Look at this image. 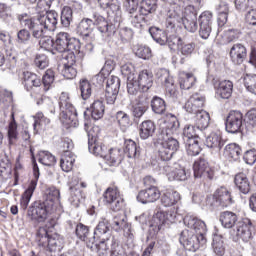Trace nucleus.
<instances>
[{
    "label": "nucleus",
    "instance_id": "obj_1",
    "mask_svg": "<svg viewBox=\"0 0 256 256\" xmlns=\"http://www.w3.org/2000/svg\"><path fill=\"white\" fill-rule=\"evenodd\" d=\"M17 21L22 27L31 31L34 39H39V45L45 51L55 49V41L51 37L45 36L47 31H55L59 21V14L55 11H47L36 16H29L27 13L17 15Z\"/></svg>",
    "mask_w": 256,
    "mask_h": 256
},
{
    "label": "nucleus",
    "instance_id": "obj_2",
    "mask_svg": "<svg viewBox=\"0 0 256 256\" xmlns=\"http://www.w3.org/2000/svg\"><path fill=\"white\" fill-rule=\"evenodd\" d=\"M169 116L170 118L164 120L163 124L160 125L159 139L162 142L158 150V155L161 161H171L175 152L179 151V141L173 137L179 131V120L173 114H169Z\"/></svg>",
    "mask_w": 256,
    "mask_h": 256
},
{
    "label": "nucleus",
    "instance_id": "obj_3",
    "mask_svg": "<svg viewBox=\"0 0 256 256\" xmlns=\"http://www.w3.org/2000/svg\"><path fill=\"white\" fill-rule=\"evenodd\" d=\"M184 225L190 229L183 230L180 234V243L186 251L195 252L201 245L207 243L205 239L207 225H205V222L193 215H186L184 217Z\"/></svg>",
    "mask_w": 256,
    "mask_h": 256
},
{
    "label": "nucleus",
    "instance_id": "obj_4",
    "mask_svg": "<svg viewBox=\"0 0 256 256\" xmlns=\"http://www.w3.org/2000/svg\"><path fill=\"white\" fill-rule=\"evenodd\" d=\"M93 25L98 27V31L102 33L103 37H111L115 34V26L109 24L105 17L97 13L93 14L92 19L84 18L80 21L77 26V34L85 39L91 37L93 35Z\"/></svg>",
    "mask_w": 256,
    "mask_h": 256
},
{
    "label": "nucleus",
    "instance_id": "obj_5",
    "mask_svg": "<svg viewBox=\"0 0 256 256\" xmlns=\"http://www.w3.org/2000/svg\"><path fill=\"white\" fill-rule=\"evenodd\" d=\"M153 87V73L149 70H142L138 75L131 74L128 77L129 95H137L139 91L146 93Z\"/></svg>",
    "mask_w": 256,
    "mask_h": 256
},
{
    "label": "nucleus",
    "instance_id": "obj_6",
    "mask_svg": "<svg viewBox=\"0 0 256 256\" xmlns=\"http://www.w3.org/2000/svg\"><path fill=\"white\" fill-rule=\"evenodd\" d=\"M81 41L71 37L67 32H59L54 41V51L58 53H79Z\"/></svg>",
    "mask_w": 256,
    "mask_h": 256
},
{
    "label": "nucleus",
    "instance_id": "obj_7",
    "mask_svg": "<svg viewBox=\"0 0 256 256\" xmlns=\"http://www.w3.org/2000/svg\"><path fill=\"white\" fill-rule=\"evenodd\" d=\"M60 117L66 125L73 126L77 123V110L71 103L69 93L62 92L59 98Z\"/></svg>",
    "mask_w": 256,
    "mask_h": 256
},
{
    "label": "nucleus",
    "instance_id": "obj_8",
    "mask_svg": "<svg viewBox=\"0 0 256 256\" xmlns=\"http://www.w3.org/2000/svg\"><path fill=\"white\" fill-rule=\"evenodd\" d=\"M124 9L128 13L131 25L138 33H141L143 27H145V17L139 13V0H125Z\"/></svg>",
    "mask_w": 256,
    "mask_h": 256
},
{
    "label": "nucleus",
    "instance_id": "obj_9",
    "mask_svg": "<svg viewBox=\"0 0 256 256\" xmlns=\"http://www.w3.org/2000/svg\"><path fill=\"white\" fill-rule=\"evenodd\" d=\"M103 201L112 211H121L125 204V200L123 199V196H121V192H119V188L117 187L107 188L103 194Z\"/></svg>",
    "mask_w": 256,
    "mask_h": 256
},
{
    "label": "nucleus",
    "instance_id": "obj_10",
    "mask_svg": "<svg viewBox=\"0 0 256 256\" xmlns=\"http://www.w3.org/2000/svg\"><path fill=\"white\" fill-rule=\"evenodd\" d=\"M181 25L190 33L197 31L199 26L197 25V9H195V6L189 5L184 9V12L182 11Z\"/></svg>",
    "mask_w": 256,
    "mask_h": 256
},
{
    "label": "nucleus",
    "instance_id": "obj_11",
    "mask_svg": "<svg viewBox=\"0 0 256 256\" xmlns=\"http://www.w3.org/2000/svg\"><path fill=\"white\" fill-rule=\"evenodd\" d=\"M121 80L117 76H110L106 81L105 97L107 105H114L119 95Z\"/></svg>",
    "mask_w": 256,
    "mask_h": 256
},
{
    "label": "nucleus",
    "instance_id": "obj_12",
    "mask_svg": "<svg viewBox=\"0 0 256 256\" xmlns=\"http://www.w3.org/2000/svg\"><path fill=\"white\" fill-rule=\"evenodd\" d=\"M199 36L201 39H209L213 31V13L205 11L199 16Z\"/></svg>",
    "mask_w": 256,
    "mask_h": 256
},
{
    "label": "nucleus",
    "instance_id": "obj_13",
    "mask_svg": "<svg viewBox=\"0 0 256 256\" xmlns=\"http://www.w3.org/2000/svg\"><path fill=\"white\" fill-rule=\"evenodd\" d=\"M226 131L227 133H239L243 127V113L240 111H230L226 118Z\"/></svg>",
    "mask_w": 256,
    "mask_h": 256
},
{
    "label": "nucleus",
    "instance_id": "obj_14",
    "mask_svg": "<svg viewBox=\"0 0 256 256\" xmlns=\"http://www.w3.org/2000/svg\"><path fill=\"white\" fill-rule=\"evenodd\" d=\"M47 205L41 202H34L28 209L27 217L30 221H38L43 223L47 219Z\"/></svg>",
    "mask_w": 256,
    "mask_h": 256
},
{
    "label": "nucleus",
    "instance_id": "obj_15",
    "mask_svg": "<svg viewBox=\"0 0 256 256\" xmlns=\"http://www.w3.org/2000/svg\"><path fill=\"white\" fill-rule=\"evenodd\" d=\"M193 171L195 179H213L214 172L210 169L209 163L205 158H199L193 164Z\"/></svg>",
    "mask_w": 256,
    "mask_h": 256
},
{
    "label": "nucleus",
    "instance_id": "obj_16",
    "mask_svg": "<svg viewBox=\"0 0 256 256\" xmlns=\"http://www.w3.org/2000/svg\"><path fill=\"white\" fill-rule=\"evenodd\" d=\"M23 84L26 91L31 93V97H35L36 91H41V78L33 72H23Z\"/></svg>",
    "mask_w": 256,
    "mask_h": 256
},
{
    "label": "nucleus",
    "instance_id": "obj_17",
    "mask_svg": "<svg viewBox=\"0 0 256 256\" xmlns=\"http://www.w3.org/2000/svg\"><path fill=\"white\" fill-rule=\"evenodd\" d=\"M181 21H183V10L179 7H176L175 10H170L165 21L166 31L175 33L177 25H181Z\"/></svg>",
    "mask_w": 256,
    "mask_h": 256
},
{
    "label": "nucleus",
    "instance_id": "obj_18",
    "mask_svg": "<svg viewBox=\"0 0 256 256\" xmlns=\"http://www.w3.org/2000/svg\"><path fill=\"white\" fill-rule=\"evenodd\" d=\"M255 227L253 226V222L249 218H244L242 221H239L236 226V235L242 241H249L253 235V230Z\"/></svg>",
    "mask_w": 256,
    "mask_h": 256
},
{
    "label": "nucleus",
    "instance_id": "obj_19",
    "mask_svg": "<svg viewBox=\"0 0 256 256\" xmlns=\"http://www.w3.org/2000/svg\"><path fill=\"white\" fill-rule=\"evenodd\" d=\"M66 63L62 70V75L65 79H75L77 77V63L74 52H70L64 56Z\"/></svg>",
    "mask_w": 256,
    "mask_h": 256
},
{
    "label": "nucleus",
    "instance_id": "obj_20",
    "mask_svg": "<svg viewBox=\"0 0 256 256\" xmlns=\"http://www.w3.org/2000/svg\"><path fill=\"white\" fill-rule=\"evenodd\" d=\"M158 199H161V191L155 186L141 190L137 195V201L143 203V205H146L147 203H155Z\"/></svg>",
    "mask_w": 256,
    "mask_h": 256
},
{
    "label": "nucleus",
    "instance_id": "obj_21",
    "mask_svg": "<svg viewBox=\"0 0 256 256\" xmlns=\"http://www.w3.org/2000/svg\"><path fill=\"white\" fill-rule=\"evenodd\" d=\"M111 227L116 233L124 232L125 237H133L131 233V224L127 222V217L125 215L114 216Z\"/></svg>",
    "mask_w": 256,
    "mask_h": 256
},
{
    "label": "nucleus",
    "instance_id": "obj_22",
    "mask_svg": "<svg viewBox=\"0 0 256 256\" xmlns=\"http://www.w3.org/2000/svg\"><path fill=\"white\" fill-rule=\"evenodd\" d=\"M164 171L169 181H187L189 172L183 166L176 165L175 167L165 166Z\"/></svg>",
    "mask_w": 256,
    "mask_h": 256
},
{
    "label": "nucleus",
    "instance_id": "obj_23",
    "mask_svg": "<svg viewBox=\"0 0 256 256\" xmlns=\"http://www.w3.org/2000/svg\"><path fill=\"white\" fill-rule=\"evenodd\" d=\"M37 239L39 242V245H42V247H57V234L53 236V234L49 233V230L47 228H39L37 231Z\"/></svg>",
    "mask_w": 256,
    "mask_h": 256
},
{
    "label": "nucleus",
    "instance_id": "obj_24",
    "mask_svg": "<svg viewBox=\"0 0 256 256\" xmlns=\"http://www.w3.org/2000/svg\"><path fill=\"white\" fill-rule=\"evenodd\" d=\"M230 59L234 65H241L247 59V48L240 43L234 44L230 49Z\"/></svg>",
    "mask_w": 256,
    "mask_h": 256
},
{
    "label": "nucleus",
    "instance_id": "obj_25",
    "mask_svg": "<svg viewBox=\"0 0 256 256\" xmlns=\"http://www.w3.org/2000/svg\"><path fill=\"white\" fill-rule=\"evenodd\" d=\"M88 149L90 153L96 155L97 157H102L105 159L107 155V146L99 143L97 137L92 136L91 132L88 133Z\"/></svg>",
    "mask_w": 256,
    "mask_h": 256
},
{
    "label": "nucleus",
    "instance_id": "obj_26",
    "mask_svg": "<svg viewBox=\"0 0 256 256\" xmlns=\"http://www.w3.org/2000/svg\"><path fill=\"white\" fill-rule=\"evenodd\" d=\"M205 145L208 149H213L215 153H219L223 149L225 141H223L221 134L212 132L206 137Z\"/></svg>",
    "mask_w": 256,
    "mask_h": 256
},
{
    "label": "nucleus",
    "instance_id": "obj_27",
    "mask_svg": "<svg viewBox=\"0 0 256 256\" xmlns=\"http://www.w3.org/2000/svg\"><path fill=\"white\" fill-rule=\"evenodd\" d=\"M214 88L216 89L217 95H219L221 99H229V97L233 95V82L229 80L216 82L214 84Z\"/></svg>",
    "mask_w": 256,
    "mask_h": 256
},
{
    "label": "nucleus",
    "instance_id": "obj_28",
    "mask_svg": "<svg viewBox=\"0 0 256 256\" xmlns=\"http://www.w3.org/2000/svg\"><path fill=\"white\" fill-rule=\"evenodd\" d=\"M214 198L221 207H229V205H233V196H231V192L225 187L218 188L214 193Z\"/></svg>",
    "mask_w": 256,
    "mask_h": 256
},
{
    "label": "nucleus",
    "instance_id": "obj_29",
    "mask_svg": "<svg viewBox=\"0 0 256 256\" xmlns=\"http://www.w3.org/2000/svg\"><path fill=\"white\" fill-rule=\"evenodd\" d=\"M76 236L81 241H85L87 243V246L90 247V249H93V245H95V236L91 237V234L89 233V227L85 226L84 224H78L75 229Z\"/></svg>",
    "mask_w": 256,
    "mask_h": 256
},
{
    "label": "nucleus",
    "instance_id": "obj_30",
    "mask_svg": "<svg viewBox=\"0 0 256 256\" xmlns=\"http://www.w3.org/2000/svg\"><path fill=\"white\" fill-rule=\"evenodd\" d=\"M131 113L135 119H141V116L147 113V101L143 95L138 96V98L132 103Z\"/></svg>",
    "mask_w": 256,
    "mask_h": 256
},
{
    "label": "nucleus",
    "instance_id": "obj_31",
    "mask_svg": "<svg viewBox=\"0 0 256 256\" xmlns=\"http://www.w3.org/2000/svg\"><path fill=\"white\" fill-rule=\"evenodd\" d=\"M156 129L157 126L155 125V122H153L152 120L143 121L139 126L140 139H143L145 141L149 139V137H153V135H155Z\"/></svg>",
    "mask_w": 256,
    "mask_h": 256
},
{
    "label": "nucleus",
    "instance_id": "obj_32",
    "mask_svg": "<svg viewBox=\"0 0 256 256\" xmlns=\"http://www.w3.org/2000/svg\"><path fill=\"white\" fill-rule=\"evenodd\" d=\"M237 214L231 211H224L220 214V223L225 229H233L239 223Z\"/></svg>",
    "mask_w": 256,
    "mask_h": 256
},
{
    "label": "nucleus",
    "instance_id": "obj_33",
    "mask_svg": "<svg viewBox=\"0 0 256 256\" xmlns=\"http://www.w3.org/2000/svg\"><path fill=\"white\" fill-rule=\"evenodd\" d=\"M235 187L243 193V195H247L249 191H251V182H249V178L245 173H238L234 177Z\"/></svg>",
    "mask_w": 256,
    "mask_h": 256
},
{
    "label": "nucleus",
    "instance_id": "obj_34",
    "mask_svg": "<svg viewBox=\"0 0 256 256\" xmlns=\"http://www.w3.org/2000/svg\"><path fill=\"white\" fill-rule=\"evenodd\" d=\"M0 19L7 25V27L13 26L15 17L13 16V6L6 3H0Z\"/></svg>",
    "mask_w": 256,
    "mask_h": 256
},
{
    "label": "nucleus",
    "instance_id": "obj_35",
    "mask_svg": "<svg viewBox=\"0 0 256 256\" xmlns=\"http://www.w3.org/2000/svg\"><path fill=\"white\" fill-rule=\"evenodd\" d=\"M109 220L102 219L94 231L95 239H109L111 237V228Z\"/></svg>",
    "mask_w": 256,
    "mask_h": 256
},
{
    "label": "nucleus",
    "instance_id": "obj_36",
    "mask_svg": "<svg viewBox=\"0 0 256 256\" xmlns=\"http://www.w3.org/2000/svg\"><path fill=\"white\" fill-rule=\"evenodd\" d=\"M35 189H37V180L31 181L28 188L22 195V198L20 200V207L22 211H27V207H29L31 197H33Z\"/></svg>",
    "mask_w": 256,
    "mask_h": 256
},
{
    "label": "nucleus",
    "instance_id": "obj_37",
    "mask_svg": "<svg viewBox=\"0 0 256 256\" xmlns=\"http://www.w3.org/2000/svg\"><path fill=\"white\" fill-rule=\"evenodd\" d=\"M178 81L181 89L189 90L195 85L197 78L192 72H180Z\"/></svg>",
    "mask_w": 256,
    "mask_h": 256
},
{
    "label": "nucleus",
    "instance_id": "obj_38",
    "mask_svg": "<svg viewBox=\"0 0 256 256\" xmlns=\"http://www.w3.org/2000/svg\"><path fill=\"white\" fill-rule=\"evenodd\" d=\"M108 165L110 167H115L117 165H120L123 161V151L119 148H112L109 150V153H106V156L104 157Z\"/></svg>",
    "mask_w": 256,
    "mask_h": 256
},
{
    "label": "nucleus",
    "instance_id": "obj_39",
    "mask_svg": "<svg viewBox=\"0 0 256 256\" xmlns=\"http://www.w3.org/2000/svg\"><path fill=\"white\" fill-rule=\"evenodd\" d=\"M181 199V195L177 191L168 190L161 196V203L164 207H173Z\"/></svg>",
    "mask_w": 256,
    "mask_h": 256
},
{
    "label": "nucleus",
    "instance_id": "obj_40",
    "mask_svg": "<svg viewBox=\"0 0 256 256\" xmlns=\"http://www.w3.org/2000/svg\"><path fill=\"white\" fill-rule=\"evenodd\" d=\"M75 164V154L71 151H67L63 153L60 159V167L62 171L65 173H69L73 169V165Z\"/></svg>",
    "mask_w": 256,
    "mask_h": 256
},
{
    "label": "nucleus",
    "instance_id": "obj_41",
    "mask_svg": "<svg viewBox=\"0 0 256 256\" xmlns=\"http://www.w3.org/2000/svg\"><path fill=\"white\" fill-rule=\"evenodd\" d=\"M209 121H211V116L205 110H201L196 114L195 126L198 131H203L209 127Z\"/></svg>",
    "mask_w": 256,
    "mask_h": 256
},
{
    "label": "nucleus",
    "instance_id": "obj_42",
    "mask_svg": "<svg viewBox=\"0 0 256 256\" xmlns=\"http://www.w3.org/2000/svg\"><path fill=\"white\" fill-rule=\"evenodd\" d=\"M113 69H115V65L113 64V61L107 60L104 64V67L101 69L100 73L95 75L92 78V81H97L98 85H103L106 79L105 75H107V73H111Z\"/></svg>",
    "mask_w": 256,
    "mask_h": 256
},
{
    "label": "nucleus",
    "instance_id": "obj_43",
    "mask_svg": "<svg viewBox=\"0 0 256 256\" xmlns=\"http://www.w3.org/2000/svg\"><path fill=\"white\" fill-rule=\"evenodd\" d=\"M155 11H157V0H142L140 2L139 13L142 17L155 13Z\"/></svg>",
    "mask_w": 256,
    "mask_h": 256
},
{
    "label": "nucleus",
    "instance_id": "obj_44",
    "mask_svg": "<svg viewBox=\"0 0 256 256\" xmlns=\"http://www.w3.org/2000/svg\"><path fill=\"white\" fill-rule=\"evenodd\" d=\"M51 123V119L47 118L43 112H37L34 116V131L39 133V130L45 129L47 125Z\"/></svg>",
    "mask_w": 256,
    "mask_h": 256
},
{
    "label": "nucleus",
    "instance_id": "obj_45",
    "mask_svg": "<svg viewBox=\"0 0 256 256\" xmlns=\"http://www.w3.org/2000/svg\"><path fill=\"white\" fill-rule=\"evenodd\" d=\"M151 108L153 113L156 115H163L165 111H167V104H165V100L159 96H154L151 100Z\"/></svg>",
    "mask_w": 256,
    "mask_h": 256
},
{
    "label": "nucleus",
    "instance_id": "obj_46",
    "mask_svg": "<svg viewBox=\"0 0 256 256\" xmlns=\"http://www.w3.org/2000/svg\"><path fill=\"white\" fill-rule=\"evenodd\" d=\"M149 33L152 37V39H154V41H156V43H158L159 45H167V33H165V31L157 28V27H151L149 29Z\"/></svg>",
    "mask_w": 256,
    "mask_h": 256
},
{
    "label": "nucleus",
    "instance_id": "obj_47",
    "mask_svg": "<svg viewBox=\"0 0 256 256\" xmlns=\"http://www.w3.org/2000/svg\"><path fill=\"white\" fill-rule=\"evenodd\" d=\"M92 119L99 121L105 115V105L101 100H96L91 106Z\"/></svg>",
    "mask_w": 256,
    "mask_h": 256
},
{
    "label": "nucleus",
    "instance_id": "obj_48",
    "mask_svg": "<svg viewBox=\"0 0 256 256\" xmlns=\"http://www.w3.org/2000/svg\"><path fill=\"white\" fill-rule=\"evenodd\" d=\"M124 153L129 159H135L139 157V150L137 149V143L129 139L124 142Z\"/></svg>",
    "mask_w": 256,
    "mask_h": 256
},
{
    "label": "nucleus",
    "instance_id": "obj_49",
    "mask_svg": "<svg viewBox=\"0 0 256 256\" xmlns=\"http://www.w3.org/2000/svg\"><path fill=\"white\" fill-rule=\"evenodd\" d=\"M225 155L229 157V159H233V161H238L241 157V146L235 143H231L226 145L224 149Z\"/></svg>",
    "mask_w": 256,
    "mask_h": 256
},
{
    "label": "nucleus",
    "instance_id": "obj_50",
    "mask_svg": "<svg viewBox=\"0 0 256 256\" xmlns=\"http://www.w3.org/2000/svg\"><path fill=\"white\" fill-rule=\"evenodd\" d=\"M12 121L9 123L8 127V139L10 145H14V143L19 139V132H17V122L15 121V113H11Z\"/></svg>",
    "mask_w": 256,
    "mask_h": 256
},
{
    "label": "nucleus",
    "instance_id": "obj_51",
    "mask_svg": "<svg viewBox=\"0 0 256 256\" xmlns=\"http://www.w3.org/2000/svg\"><path fill=\"white\" fill-rule=\"evenodd\" d=\"M79 90L80 95L83 101H87V99L91 98V95L93 93V90L91 89V83L87 79H81L79 81Z\"/></svg>",
    "mask_w": 256,
    "mask_h": 256
},
{
    "label": "nucleus",
    "instance_id": "obj_52",
    "mask_svg": "<svg viewBox=\"0 0 256 256\" xmlns=\"http://www.w3.org/2000/svg\"><path fill=\"white\" fill-rule=\"evenodd\" d=\"M38 161L39 163L45 165L46 167H51L57 162L55 156L51 154L49 151H41L38 154Z\"/></svg>",
    "mask_w": 256,
    "mask_h": 256
},
{
    "label": "nucleus",
    "instance_id": "obj_53",
    "mask_svg": "<svg viewBox=\"0 0 256 256\" xmlns=\"http://www.w3.org/2000/svg\"><path fill=\"white\" fill-rule=\"evenodd\" d=\"M196 47L197 45L195 44V42L185 43L182 40V43L178 48V53H180L183 57H191V55L195 53Z\"/></svg>",
    "mask_w": 256,
    "mask_h": 256
},
{
    "label": "nucleus",
    "instance_id": "obj_54",
    "mask_svg": "<svg viewBox=\"0 0 256 256\" xmlns=\"http://www.w3.org/2000/svg\"><path fill=\"white\" fill-rule=\"evenodd\" d=\"M12 171L11 161L7 158L2 159L0 161V177H2V179H9Z\"/></svg>",
    "mask_w": 256,
    "mask_h": 256
},
{
    "label": "nucleus",
    "instance_id": "obj_55",
    "mask_svg": "<svg viewBox=\"0 0 256 256\" xmlns=\"http://www.w3.org/2000/svg\"><path fill=\"white\" fill-rule=\"evenodd\" d=\"M116 119L122 131H126L128 127L131 126V120L129 119V115L123 111H119L116 113Z\"/></svg>",
    "mask_w": 256,
    "mask_h": 256
},
{
    "label": "nucleus",
    "instance_id": "obj_56",
    "mask_svg": "<svg viewBox=\"0 0 256 256\" xmlns=\"http://www.w3.org/2000/svg\"><path fill=\"white\" fill-rule=\"evenodd\" d=\"M61 23L64 27H69L73 21V10L69 6H65L61 12Z\"/></svg>",
    "mask_w": 256,
    "mask_h": 256
},
{
    "label": "nucleus",
    "instance_id": "obj_57",
    "mask_svg": "<svg viewBox=\"0 0 256 256\" xmlns=\"http://www.w3.org/2000/svg\"><path fill=\"white\" fill-rule=\"evenodd\" d=\"M244 86L247 91L256 95V74H246L244 76Z\"/></svg>",
    "mask_w": 256,
    "mask_h": 256
},
{
    "label": "nucleus",
    "instance_id": "obj_58",
    "mask_svg": "<svg viewBox=\"0 0 256 256\" xmlns=\"http://www.w3.org/2000/svg\"><path fill=\"white\" fill-rule=\"evenodd\" d=\"M213 251L219 256L225 255V247H223V238L220 235H215L212 242Z\"/></svg>",
    "mask_w": 256,
    "mask_h": 256
},
{
    "label": "nucleus",
    "instance_id": "obj_59",
    "mask_svg": "<svg viewBox=\"0 0 256 256\" xmlns=\"http://www.w3.org/2000/svg\"><path fill=\"white\" fill-rule=\"evenodd\" d=\"M188 146L186 148L187 154L190 157H195L201 153V146H199V141L197 139L188 140Z\"/></svg>",
    "mask_w": 256,
    "mask_h": 256
},
{
    "label": "nucleus",
    "instance_id": "obj_60",
    "mask_svg": "<svg viewBox=\"0 0 256 256\" xmlns=\"http://www.w3.org/2000/svg\"><path fill=\"white\" fill-rule=\"evenodd\" d=\"M31 36L33 37L31 30H29L27 27H24L17 32V43L25 45V43L31 39Z\"/></svg>",
    "mask_w": 256,
    "mask_h": 256
},
{
    "label": "nucleus",
    "instance_id": "obj_61",
    "mask_svg": "<svg viewBox=\"0 0 256 256\" xmlns=\"http://www.w3.org/2000/svg\"><path fill=\"white\" fill-rule=\"evenodd\" d=\"M53 81H55V72H53V70H47L45 72V75L42 78L44 91H49V89H51V85H53Z\"/></svg>",
    "mask_w": 256,
    "mask_h": 256
},
{
    "label": "nucleus",
    "instance_id": "obj_62",
    "mask_svg": "<svg viewBox=\"0 0 256 256\" xmlns=\"http://www.w3.org/2000/svg\"><path fill=\"white\" fill-rule=\"evenodd\" d=\"M182 42H183V39H181V37H179L175 34H172L167 37L166 45H168V47L172 51H175V49H177V51H178Z\"/></svg>",
    "mask_w": 256,
    "mask_h": 256
},
{
    "label": "nucleus",
    "instance_id": "obj_63",
    "mask_svg": "<svg viewBox=\"0 0 256 256\" xmlns=\"http://www.w3.org/2000/svg\"><path fill=\"white\" fill-rule=\"evenodd\" d=\"M197 131L199 130L195 126L188 124L184 127L183 135L188 138V141H191V139H197L199 137Z\"/></svg>",
    "mask_w": 256,
    "mask_h": 256
},
{
    "label": "nucleus",
    "instance_id": "obj_64",
    "mask_svg": "<svg viewBox=\"0 0 256 256\" xmlns=\"http://www.w3.org/2000/svg\"><path fill=\"white\" fill-rule=\"evenodd\" d=\"M246 125L250 129L256 128V109H251L246 113Z\"/></svg>",
    "mask_w": 256,
    "mask_h": 256
}]
</instances>
